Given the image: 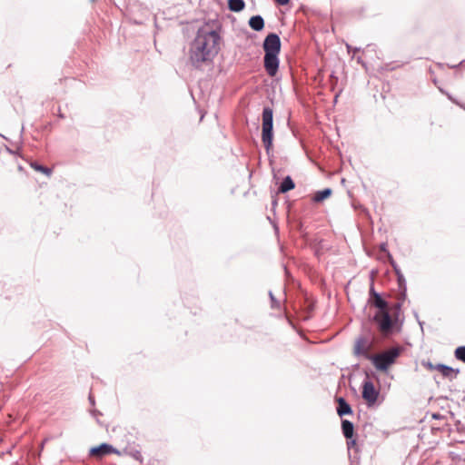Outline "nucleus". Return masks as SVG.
I'll return each instance as SVG.
<instances>
[{"mask_svg":"<svg viewBox=\"0 0 465 465\" xmlns=\"http://www.w3.org/2000/svg\"><path fill=\"white\" fill-rule=\"evenodd\" d=\"M219 35L213 30L199 29L191 45L189 60L193 66L200 68L203 64L211 62L219 51Z\"/></svg>","mask_w":465,"mask_h":465,"instance_id":"obj_1","label":"nucleus"},{"mask_svg":"<svg viewBox=\"0 0 465 465\" xmlns=\"http://www.w3.org/2000/svg\"><path fill=\"white\" fill-rule=\"evenodd\" d=\"M264 55V68L267 74L273 77L276 75L279 68L278 55L281 51V40L278 35L272 33L269 34L263 42Z\"/></svg>","mask_w":465,"mask_h":465,"instance_id":"obj_2","label":"nucleus"},{"mask_svg":"<svg viewBox=\"0 0 465 465\" xmlns=\"http://www.w3.org/2000/svg\"><path fill=\"white\" fill-rule=\"evenodd\" d=\"M400 354L401 349L396 347L384 351L381 353L374 354L371 356L370 359L378 371H386L393 363H395Z\"/></svg>","mask_w":465,"mask_h":465,"instance_id":"obj_3","label":"nucleus"},{"mask_svg":"<svg viewBox=\"0 0 465 465\" xmlns=\"http://www.w3.org/2000/svg\"><path fill=\"white\" fill-rule=\"evenodd\" d=\"M262 141L267 150L272 143V109L265 107L262 111Z\"/></svg>","mask_w":465,"mask_h":465,"instance_id":"obj_4","label":"nucleus"},{"mask_svg":"<svg viewBox=\"0 0 465 465\" xmlns=\"http://www.w3.org/2000/svg\"><path fill=\"white\" fill-rule=\"evenodd\" d=\"M373 320L377 323L378 329L383 336H388L392 332L394 322L392 321L388 310L378 311L375 313Z\"/></svg>","mask_w":465,"mask_h":465,"instance_id":"obj_5","label":"nucleus"},{"mask_svg":"<svg viewBox=\"0 0 465 465\" xmlns=\"http://www.w3.org/2000/svg\"><path fill=\"white\" fill-rule=\"evenodd\" d=\"M379 396L378 391L375 389L371 381H366L362 385V398L368 405H373Z\"/></svg>","mask_w":465,"mask_h":465,"instance_id":"obj_6","label":"nucleus"},{"mask_svg":"<svg viewBox=\"0 0 465 465\" xmlns=\"http://www.w3.org/2000/svg\"><path fill=\"white\" fill-rule=\"evenodd\" d=\"M109 454L120 455V452L112 445L107 443H102L101 445L94 447L90 450V455L96 459H102L104 456Z\"/></svg>","mask_w":465,"mask_h":465,"instance_id":"obj_7","label":"nucleus"},{"mask_svg":"<svg viewBox=\"0 0 465 465\" xmlns=\"http://www.w3.org/2000/svg\"><path fill=\"white\" fill-rule=\"evenodd\" d=\"M436 371H439L444 378L453 380L457 377L459 370H455L444 364H437Z\"/></svg>","mask_w":465,"mask_h":465,"instance_id":"obj_8","label":"nucleus"},{"mask_svg":"<svg viewBox=\"0 0 465 465\" xmlns=\"http://www.w3.org/2000/svg\"><path fill=\"white\" fill-rule=\"evenodd\" d=\"M371 294L372 296V303L375 307L379 309V311H385L388 310V303L381 299V297L376 293L373 290V288L371 289Z\"/></svg>","mask_w":465,"mask_h":465,"instance_id":"obj_9","label":"nucleus"},{"mask_svg":"<svg viewBox=\"0 0 465 465\" xmlns=\"http://www.w3.org/2000/svg\"><path fill=\"white\" fill-rule=\"evenodd\" d=\"M337 402V413L339 414V416L341 417L343 415L351 414L352 412L351 406L346 402V401L343 398H338Z\"/></svg>","mask_w":465,"mask_h":465,"instance_id":"obj_10","label":"nucleus"},{"mask_svg":"<svg viewBox=\"0 0 465 465\" xmlns=\"http://www.w3.org/2000/svg\"><path fill=\"white\" fill-rule=\"evenodd\" d=\"M249 25L255 31H261L264 27V21L262 16L254 15L250 18Z\"/></svg>","mask_w":465,"mask_h":465,"instance_id":"obj_11","label":"nucleus"},{"mask_svg":"<svg viewBox=\"0 0 465 465\" xmlns=\"http://www.w3.org/2000/svg\"><path fill=\"white\" fill-rule=\"evenodd\" d=\"M341 429H342V433L347 440H350L352 438L354 427L351 421H349L347 420H343L341 421Z\"/></svg>","mask_w":465,"mask_h":465,"instance_id":"obj_12","label":"nucleus"},{"mask_svg":"<svg viewBox=\"0 0 465 465\" xmlns=\"http://www.w3.org/2000/svg\"><path fill=\"white\" fill-rule=\"evenodd\" d=\"M331 193H332V191L330 188H326L324 190L318 191L314 193V195L312 197V201L315 203H321V202L324 201L325 199L329 198L331 195Z\"/></svg>","mask_w":465,"mask_h":465,"instance_id":"obj_13","label":"nucleus"},{"mask_svg":"<svg viewBox=\"0 0 465 465\" xmlns=\"http://www.w3.org/2000/svg\"><path fill=\"white\" fill-rule=\"evenodd\" d=\"M295 187L294 182L292 180L290 176H287L283 179L281 186L279 187V193H284Z\"/></svg>","mask_w":465,"mask_h":465,"instance_id":"obj_14","label":"nucleus"},{"mask_svg":"<svg viewBox=\"0 0 465 465\" xmlns=\"http://www.w3.org/2000/svg\"><path fill=\"white\" fill-rule=\"evenodd\" d=\"M228 5L230 10L233 12H240L244 8V2L243 0H229Z\"/></svg>","mask_w":465,"mask_h":465,"instance_id":"obj_15","label":"nucleus"},{"mask_svg":"<svg viewBox=\"0 0 465 465\" xmlns=\"http://www.w3.org/2000/svg\"><path fill=\"white\" fill-rule=\"evenodd\" d=\"M31 167L36 171V172H40L44 174H45L46 176L50 177L53 171L51 168H48V167H45V166H43L41 164H38L37 163H31Z\"/></svg>","mask_w":465,"mask_h":465,"instance_id":"obj_16","label":"nucleus"},{"mask_svg":"<svg viewBox=\"0 0 465 465\" xmlns=\"http://www.w3.org/2000/svg\"><path fill=\"white\" fill-rule=\"evenodd\" d=\"M454 355L457 360L465 363V346L458 347L454 351Z\"/></svg>","mask_w":465,"mask_h":465,"instance_id":"obj_17","label":"nucleus"},{"mask_svg":"<svg viewBox=\"0 0 465 465\" xmlns=\"http://www.w3.org/2000/svg\"><path fill=\"white\" fill-rule=\"evenodd\" d=\"M422 365L429 371H436L437 365L432 364L431 362H423Z\"/></svg>","mask_w":465,"mask_h":465,"instance_id":"obj_18","label":"nucleus"},{"mask_svg":"<svg viewBox=\"0 0 465 465\" xmlns=\"http://www.w3.org/2000/svg\"><path fill=\"white\" fill-rule=\"evenodd\" d=\"M355 352L359 354L365 352V349L361 346L360 342H358L355 346Z\"/></svg>","mask_w":465,"mask_h":465,"instance_id":"obj_19","label":"nucleus"},{"mask_svg":"<svg viewBox=\"0 0 465 465\" xmlns=\"http://www.w3.org/2000/svg\"><path fill=\"white\" fill-rule=\"evenodd\" d=\"M347 446L349 449L356 447L357 446L356 440L350 439V440L347 441Z\"/></svg>","mask_w":465,"mask_h":465,"instance_id":"obj_20","label":"nucleus"},{"mask_svg":"<svg viewBox=\"0 0 465 465\" xmlns=\"http://www.w3.org/2000/svg\"><path fill=\"white\" fill-rule=\"evenodd\" d=\"M276 4L280 5H286L289 4L290 0H274Z\"/></svg>","mask_w":465,"mask_h":465,"instance_id":"obj_21","label":"nucleus"},{"mask_svg":"<svg viewBox=\"0 0 465 465\" xmlns=\"http://www.w3.org/2000/svg\"><path fill=\"white\" fill-rule=\"evenodd\" d=\"M18 170L23 171V167L21 165H18Z\"/></svg>","mask_w":465,"mask_h":465,"instance_id":"obj_22","label":"nucleus"}]
</instances>
